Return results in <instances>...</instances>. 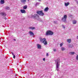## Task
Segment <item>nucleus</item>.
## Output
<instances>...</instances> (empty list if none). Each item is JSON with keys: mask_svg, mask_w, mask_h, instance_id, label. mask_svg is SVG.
<instances>
[{"mask_svg": "<svg viewBox=\"0 0 78 78\" xmlns=\"http://www.w3.org/2000/svg\"><path fill=\"white\" fill-rule=\"evenodd\" d=\"M67 41L69 43H70V42H71V39H68L67 40Z\"/></svg>", "mask_w": 78, "mask_h": 78, "instance_id": "nucleus-12", "label": "nucleus"}, {"mask_svg": "<svg viewBox=\"0 0 78 78\" xmlns=\"http://www.w3.org/2000/svg\"><path fill=\"white\" fill-rule=\"evenodd\" d=\"M54 23H55V24H57L58 23H57V21H55L54 22Z\"/></svg>", "mask_w": 78, "mask_h": 78, "instance_id": "nucleus-22", "label": "nucleus"}, {"mask_svg": "<svg viewBox=\"0 0 78 78\" xmlns=\"http://www.w3.org/2000/svg\"><path fill=\"white\" fill-rule=\"evenodd\" d=\"M20 2L22 3H23V5L25 4L26 3V0H20Z\"/></svg>", "mask_w": 78, "mask_h": 78, "instance_id": "nucleus-5", "label": "nucleus"}, {"mask_svg": "<svg viewBox=\"0 0 78 78\" xmlns=\"http://www.w3.org/2000/svg\"><path fill=\"white\" fill-rule=\"evenodd\" d=\"M62 20L63 22H66V19L65 18H62Z\"/></svg>", "mask_w": 78, "mask_h": 78, "instance_id": "nucleus-9", "label": "nucleus"}, {"mask_svg": "<svg viewBox=\"0 0 78 78\" xmlns=\"http://www.w3.org/2000/svg\"><path fill=\"white\" fill-rule=\"evenodd\" d=\"M53 51H56V49H53Z\"/></svg>", "mask_w": 78, "mask_h": 78, "instance_id": "nucleus-26", "label": "nucleus"}, {"mask_svg": "<svg viewBox=\"0 0 78 78\" xmlns=\"http://www.w3.org/2000/svg\"><path fill=\"white\" fill-rule=\"evenodd\" d=\"M37 16V14H35L34 15V16H33V17H34V18L35 19V18H36V16Z\"/></svg>", "mask_w": 78, "mask_h": 78, "instance_id": "nucleus-19", "label": "nucleus"}, {"mask_svg": "<svg viewBox=\"0 0 78 78\" xmlns=\"http://www.w3.org/2000/svg\"><path fill=\"white\" fill-rule=\"evenodd\" d=\"M37 48L39 49H41V45H40V44H38L37 45Z\"/></svg>", "mask_w": 78, "mask_h": 78, "instance_id": "nucleus-10", "label": "nucleus"}, {"mask_svg": "<svg viewBox=\"0 0 78 78\" xmlns=\"http://www.w3.org/2000/svg\"><path fill=\"white\" fill-rule=\"evenodd\" d=\"M61 49L62 51H64L65 50V48H64L62 47Z\"/></svg>", "mask_w": 78, "mask_h": 78, "instance_id": "nucleus-21", "label": "nucleus"}, {"mask_svg": "<svg viewBox=\"0 0 78 78\" xmlns=\"http://www.w3.org/2000/svg\"><path fill=\"white\" fill-rule=\"evenodd\" d=\"M43 60L44 61H45V58H43Z\"/></svg>", "mask_w": 78, "mask_h": 78, "instance_id": "nucleus-29", "label": "nucleus"}, {"mask_svg": "<svg viewBox=\"0 0 78 78\" xmlns=\"http://www.w3.org/2000/svg\"><path fill=\"white\" fill-rule=\"evenodd\" d=\"M12 55H14V53H13V52H12Z\"/></svg>", "mask_w": 78, "mask_h": 78, "instance_id": "nucleus-30", "label": "nucleus"}, {"mask_svg": "<svg viewBox=\"0 0 78 78\" xmlns=\"http://www.w3.org/2000/svg\"><path fill=\"white\" fill-rule=\"evenodd\" d=\"M29 30H30L31 29V30H34V29H35V27H29Z\"/></svg>", "mask_w": 78, "mask_h": 78, "instance_id": "nucleus-15", "label": "nucleus"}, {"mask_svg": "<svg viewBox=\"0 0 78 78\" xmlns=\"http://www.w3.org/2000/svg\"><path fill=\"white\" fill-rule=\"evenodd\" d=\"M48 7L44 9V11H48Z\"/></svg>", "mask_w": 78, "mask_h": 78, "instance_id": "nucleus-17", "label": "nucleus"}, {"mask_svg": "<svg viewBox=\"0 0 78 78\" xmlns=\"http://www.w3.org/2000/svg\"><path fill=\"white\" fill-rule=\"evenodd\" d=\"M29 33L30 36H34V34L32 31H29Z\"/></svg>", "mask_w": 78, "mask_h": 78, "instance_id": "nucleus-11", "label": "nucleus"}, {"mask_svg": "<svg viewBox=\"0 0 78 78\" xmlns=\"http://www.w3.org/2000/svg\"><path fill=\"white\" fill-rule=\"evenodd\" d=\"M13 58H14V59H15V58L16 57V56H15V55H13Z\"/></svg>", "mask_w": 78, "mask_h": 78, "instance_id": "nucleus-28", "label": "nucleus"}, {"mask_svg": "<svg viewBox=\"0 0 78 78\" xmlns=\"http://www.w3.org/2000/svg\"><path fill=\"white\" fill-rule=\"evenodd\" d=\"M5 9H7V10H9V9H10L9 7H6L5 8Z\"/></svg>", "mask_w": 78, "mask_h": 78, "instance_id": "nucleus-20", "label": "nucleus"}, {"mask_svg": "<svg viewBox=\"0 0 78 78\" xmlns=\"http://www.w3.org/2000/svg\"><path fill=\"white\" fill-rule=\"evenodd\" d=\"M73 24H75L76 23V21L75 20H73Z\"/></svg>", "mask_w": 78, "mask_h": 78, "instance_id": "nucleus-16", "label": "nucleus"}, {"mask_svg": "<svg viewBox=\"0 0 78 78\" xmlns=\"http://www.w3.org/2000/svg\"><path fill=\"white\" fill-rule=\"evenodd\" d=\"M62 45H63V43H62L60 44V47H62Z\"/></svg>", "mask_w": 78, "mask_h": 78, "instance_id": "nucleus-24", "label": "nucleus"}, {"mask_svg": "<svg viewBox=\"0 0 78 78\" xmlns=\"http://www.w3.org/2000/svg\"><path fill=\"white\" fill-rule=\"evenodd\" d=\"M1 4H4L5 3V0H1Z\"/></svg>", "mask_w": 78, "mask_h": 78, "instance_id": "nucleus-13", "label": "nucleus"}, {"mask_svg": "<svg viewBox=\"0 0 78 78\" xmlns=\"http://www.w3.org/2000/svg\"><path fill=\"white\" fill-rule=\"evenodd\" d=\"M21 12V13H23L24 14H25V13H26V11H25V10L24 9H21L20 10Z\"/></svg>", "mask_w": 78, "mask_h": 78, "instance_id": "nucleus-6", "label": "nucleus"}, {"mask_svg": "<svg viewBox=\"0 0 78 78\" xmlns=\"http://www.w3.org/2000/svg\"><path fill=\"white\" fill-rule=\"evenodd\" d=\"M64 29L65 28V27H64Z\"/></svg>", "mask_w": 78, "mask_h": 78, "instance_id": "nucleus-32", "label": "nucleus"}, {"mask_svg": "<svg viewBox=\"0 0 78 78\" xmlns=\"http://www.w3.org/2000/svg\"><path fill=\"white\" fill-rule=\"evenodd\" d=\"M46 56H48V53H46Z\"/></svg>", "mask_w": 78, "mask_h": 78, "instance_id": "nucleus-27", "label": "nucleus"}, {"mask_svg": "<svg viewBox=\"0 0 78 78\" xmlns=\"http://www.w3.org/2000/svg\"><path fill=\"white\" fill-rule=\"evenodd\" d=\"M28 1H29V2L30 1V0H28Z\"/></svg>", "mask_w": 78, "mask_h": 78, "instance_id": "nucleus-33", "label": "nucleus"}, {"mask_svg": "<svg viewBox=\"0 0 78 78\" xmlns=\"http://www.w3.org/2000/svg\"><path fill=\"white\" fill-rule=\"evenodd\" d=\"M40 41L41 42H42H42L43 43V44H44L45 45H47V40L45 38H43V39L41 38L40 39Z\"/></svg>", "mask_w": 78, "mask_h": 78, "instance_id": "nucleus-1", "label": "nucleus"}, {"mask_svg": "<svg viewBox=\"0 0 78 78\" xmlns=\"http://www.w3.org/2000/svg\"><path fill=\"white\" fill-rule=\"evenodd\" d=\"M70 53L71 55H74L75 54V52H71Z\"/></svg>", "mask_w": 78, "mask_h": 78, "instance_id": "nucleus-23", "label": "nucleus"}, {"mask_svg": "<svg viewBox=\"0 0 78 78\" xmlns=\"http://www.w3.org/2000/svg\"><path fill=\"white\" fill-rule=\"evenodd\" d=\"M76 59L78 61V55H77L76 57Z\"/></svg>", "mask_w": 78, "mask_h": 78, "instance_id": "nucleus-25", "label": "nucleus"}, {"mask_svg": "<svg viewBox=\"0 0 78 78\" xmlns=\"http://www.w3.org/2000/svg\"><path fill=\"white\" fill-rule=\"evenodd\" d=\"M23 9H27V5H25L23 7Z\"/></svg>", "mask_w": 78, "mask_h": 78, "instance_id": "nucleus-14", "label": "nucleus"}, {"mask_svg": "<svg viewBox=\"0 0 78 78\" xmlns=\"http://www.w3.org/2000/svg\"><path fill=\"white\" fill-rule=\"evenodd\" d=\"M65 5L66 6H67L69 5H70V3L69 2H67V3L66 2H65Z\"/></svg>", "mask_w": 78, "mask_h": 78, "instance_id": "nucleus-8", "label": "nucleus"}, {"mask_svg": "<svg viewBox=\"0 0 78 78\" xmlns=\"http://www.w3.org/2000/svg\"><path fill=\"white\" fill-rule=\"evenodd\" d=\"M58 63L59 62H57V66L56 67V69L57 71H58V70H59L58 68H59V64Z\"/></svg>", "mask_w": 78, "mask_h": 78, "instance_id": "nucleus-4", "label": "nucleus"}, {"mask_svg": "<svg viewBox=\"0 0 78 78\" xmlns=\"http://www.w3.org/2000/svg\"><path fill=\"white\" fill-rule=\"evenodd\" d=\"M54 33L51 31L48 30L47 31L46 35V36H49V35H53Z\"/></svg>", "mask_w": 78, "mask_h": 78, "instance_id": "nucleus-2", "label": "nucleus"}, {"mask_svg": "<svg viewBox=\"0 0 78 78\" xmlns=\"http://www.w3.org/2000/svg\"><path fill=\"white\" fill-rule=\"evenodd\" d=\"M37 13L40 15V16H43L44 15V13L42 12V10L38 11L37 12Z\"/></svg>", "mask_w": 78, "mask_h": 78, "instance_id": "nucleus-3", "label": "nucleus"}, {"mask_svg": "<svg viewBox=\"0 0 78 78\" xmlns=\"http://www.w3.org/2000/svg\"><path fill=\"white\" fill-rule=\"evenodd\" d=\"M0 14L2 15V16H6V14L3 12L1 13Z\"/></svg>", "mask_w": 78, "mask_h": 78, "instance_id": "nucleus-7", "label": "nucleus"}, {"mask_svg": "<svg viewBox=\"0 0 78 78\" xmlns=\"http://www.w3.org/2000/svg\"><path fill=\"white\" fill-rule=\"evenodd\" d=\"M63 18H65V19H66L67 18V15H65L64 16Z\"/></svg>", "mask_w": 78, "mask_h": 78, "instance_id": "nucleus-18", "label": "nucleus"}, {"mask_svg": "<svg viewBox=\"0 0 78 78\" xmlns=\"http://www.w3.org/2000/svg\"><path fill=\"white\" fill-rule=\"evenodd\" d=\"M4 19H5V20H6L7 19L6 18H4Z\"/></svg>", "mask_w": 78, "mask_h": 78, "instance_id": "nucleus-31", "label": "nucleus"}]
</instances>
